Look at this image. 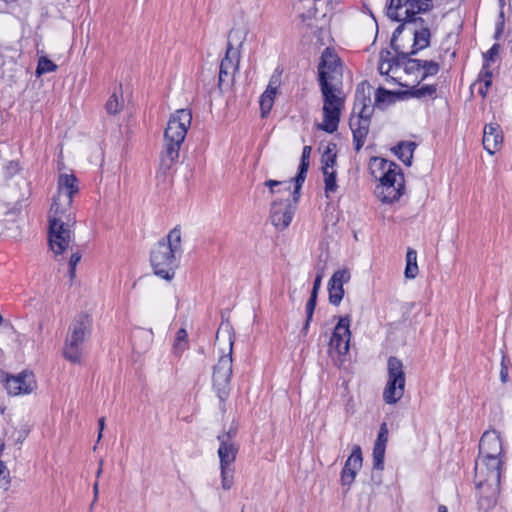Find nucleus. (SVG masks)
<instances>
[{"mask_svg": "<svg viewBox=\"0 0 512 512\" xmlns=\"http://www.w3.org/2000/svg\"><path fill=\"white\" fill-rule=\"evenodd\" d=\"M78 192L77 179L72 174H61L58 191L53 199L49 213V247L55 257L61 256L74 241L72 227L76 223L71 205L73 196Z\"/></svg>", "mask_w": 512, "mask_h": 512, "instance_id": "nucleus-1", "label": "nucleus"}, {"mask_svg": "<svg viewBox=\"0 0 512 512\" xmlns=\"http://www.w3.org/2000/svg\"><path fill=\"white\" fill-rule=\"evenodd\" d=\"M402 31V25L398 26L393 33L391 45L396 52V56L388 50H382L379 55L378 70L381 75H386L393 82L402 87H410L411 83L407 77L421 72V60L409 58L410 51L405 50L398 44L397 35Z\"/></svg>", "mask_w": 512, "mask_h": 512, "instance_id": "nucleus-2", "label": "nucleus"}, {"mask_svg": "<svg viewBox=\"0 0 512 512\" xmlns=\"http://www.w3.org/2000/svg\"><path fill=\"white\" fill-rule=\"evenodd\" d=\"M503 461L498 458L478 457L475 462V486L479 490L478 506L488 511L495 506L500 489Z\"/></svg>", "mask_w": 512, "mask_h": 512, "instance_id": "nucleus-3", "label": "nucleus"}, {"mask_svg": "<svg viewBox=\"0 0 512 512\" xmlns=\"http://www.w3.org/2000/svg\"><path fill=\"white\" fill-rule=\"evenodd\" d=\"M192 113L189 109H178L169 118L164 133V149L161 153L160 168L169 170L179 157L180 147L191 125Z\"/></svg>", "mask_w": 512, "mask_h": 512, "instance_id": "nucleus-4", "label": "nucleus"}, {"mask_svg": "<svg viewBox=\"0 0 512 512\" xmlns=\"http://www.w3.org/2000/svg\"><path fill=\"white\" fill-rule=\"evenodd\" d=\"M181 254V231L174 228L151 251L150 261L154 273L167 281L172 280Z\"/></svg>", "mask_w": 512, "mask_h": 512, "instance_id": "nucleus-5", "label": "nucleus"}, {"mask_svg": "<svg viewBox=\"0 0 512 512\" xmlns=\"http://www.w3.org/2000/svg\"><path fill=\"white\" fill-rule=\"evenodd\" d=\"M371 174L380 181L377 196L384 203H393L402 195L404 178L399 166L384 158L373 157L370 160Z\"/></svg>", "mask_w": 512, "mask_h": 512, "instance_id": "nucleus-6", "label": "nucleus"}, {"mask_svg": "<svg viewBox=\"0 0 512 512\" xmlns=\"http://www.w3.org/2000/svg\"><path fill=\"white\" fill-rule=\"evenodd\" d=\"M323 97V121L319 124V129L328 133L337 130L340 121V114L344 107L345 97L339 84H319Z\"/></svg>", "mask_w": 512, "mask_h": 512, "instance_id": "nucleus-7", "label": "nucleus"}, {"mask_svg": "<svg viewBox=\"0 0 512 512\" xmlns=\"http://www.w3.org/2000/svg\"><path fill=\"white\" fill-rule=\"evenodd\" d=\"M92 320L79 314L72 321L63 347V356L72 363H80L84 342L90 337Z\"/></svg>", "mask_w": 512, "mask_h": 512, "instance_id": "nucleus-8", "label": "nucleus"}, {"mask_svg": "<svg viewBox=\"0 0 512 512\" xmlns=\"http://www.w3.org/2000/svg\"><path fill=\"white\" fill-rule=\"evenodd\" d=\"M358 108V115L352 116L349 123L353 133V142L356 151H359L365 143L369 133L370 116L373 110L370 97H366L364 91L360 92V87H358L356 91L354 111Z\"/></svg>", "mask_w": 512, "mask_h": 512, "instance_id": "nucleus-9", "label": "nucleus"}, {"mask_svg": "<svg viewBox=\"0 0 512 512\" xmlns=\"http://www.w3.org/2000/svg\"><path fill=\"white\" fill-rule=\"evenodd\" d=\"M229 351L220 356L213 370V387L221 401H225L229 395V384L232 376V347L233 340L229 335Z\"/></svg>", "mask_w": 512, "mask_h": 512, "instance_id": "nucleus-10", "label": "nucleus"}, {"mask_svg": "<svg viewBox=\"0 0 512 512\" xmlns=\"http://www.w3.org/2000/svg\"><path fill=\"white\" fill-rule=\"evenodd\" d=\"M431 7V0H390L386 14L394 21H406Z\"/></svg>", "mask_w": 512, "mask_h": 512, "instance_id": "nucleus-11", "label": "nucleus"}, {"mask_svg": "<svg viewBox=\"0 0 512 512\" xmlns=\"http://www.w3.org/2000/svg\"><path fill=\"white\" fill-rule=\"evenodd\" d=\"M342 77V64L337 54L330 48H326L318 66L319 84H339Z\"/></svg>", "mask_w": 512, "mask_h": 512, "instance_id": "nucleus-12", "label": "nucleus"}, {"mask_svg": "<svg viewBox=\"0 0 512 512\" xmlns=\"http://www.w3.org/2000/svg\"><path fill=\"white\" fill-rule=\"evenodd\" d=\"M350 316L346 315L339 318L334 328V332L329 342V352L343 356L349 351L350 333Z\"/></svg>", "mask_w": 512, "mask_h": 512, "instance_id": "nucleus-13", "label": "nucleus"}, {"mask_svg": "<svg viewBox=\"0 0 512 512\" xmlns=\"http://www.w3.org/2000/svg\"><path fill=\"white\" fill-rule=\"evenodd\" d=\"M236 433L237 429L231 427L227 432L218 435L220 466H232L236 459L239 450V446L235 441Z\"/></svg>", "mask_w": 512, "mask_h": 512, "instance_id": "nucleus-14", "label": "nucleus"}, {"mask_svg": "<svg viewBox=\"0 0 512 512\" xmlns=\"http://www.w3.org/2000/svg\"><path fill=\"white\" fill-rule=\"evenodd\" d=\"M295 208L289 198L273 201L270 210L272 224L280 230L286 229L292 221Z\"/></svg>", "mask_w": 512, "mask_h": 512, "instance_id": "nucleus-15", "label": "nucleus"}, {"mask_svg": "<svg viewBox=\"0 0 512 512\" xmlns=\"http://www.w3.org/2000/svg\"><path fill=\"white\" fill-rule=\"evenodd\" d=\"M5 387L8 394L18 396L31 393L37 385L33 373L24 371L17 376H7Z\"/></svg>", "mask_w": 512, "mask_h": 512, "instance_id": "nucleus-16", "label": "nucleus"}, {"mask_svg": "<svg viewBox=\"0 0 512 512\" xmlns=\"http://www.w3.org/2000/svg\"><path fill=\"white\" fill-rule=\"evenodd\" d=\"M502 456V441L498 432L495 430L484 432L479 443L478 457L502 459Z\"/></svg>", "mask_w": 512, "mask_h": 512, "instance_id": "nucleus-17", "label": "nucleus"}, {"mask_svg": "<svg viewBox=\"0 0 512 512\" xmlns=\"http://www.w3.org/2000/svg\"><path fill=\"white\" fill-rule=\"evenodd\" d=\"M362 461L363 458L361 448L360 446L356 445L353 448L351 455L346 460L344 468L342 469L341 472V484L343 486H351V484L355 480L358 471L362 467Z\"/></svg>", "mask_w": 512, "mask_h": 512, "instance_id": "nucleus-18", "label": "nucleus"}, {"mask_svg": "<svg viewBox=\"0 0 512 512\" xmlns=\"http://www.w3.org/2000/svg\"><path fill=\"white\" fill-rule=\"evenodd\" d=\"M348 269L337 270L331 277L328 284L329 301L333 305H339L344 296V283L350 280Z\"/></svg>", "mask_w": 512, "mask_h": 512, "instance_id": "nucleus-19", "label": "nucleus"}, {"mask_svg": "<svg viewBox=\"0 0 512 512\" xmlns=\"http://www.w3.org/2000/svg\"><path fill=\"white\" fill-rule=\"evenodd\" d=\"M420 20L422 22V18H416L415 15L410 19L403 21L404 23H411L414 27H411L410 34L413 36V45L410 51V54H416L418 51L427 48L430 44V30L427 27L418 28L417 21Z\"/></svg>", "mask_w": 512, "mask_h": 512, "instance_id": "nucleus-20", "label": "nucleus"}, {"mask_svg": "<svg viewBox=\"0 0 512 512\" xmlns=\"http://www.w3.org/2000/svg\"><path fill=\"white\" fill-rule=\"evenodd\" d=\"M484 149L493 155L501 147L503 143V133L498 123H489L485 125L483 131Z\"/></svg>", "mask_w": 512, "mask_h": 512, "instance_id": "nucleus-21", "label": "nucleus"}, {"mask_svg": "<svg viewBox=\"0 0 512 512\" xmlns=\"http://www.w3.org/2000/svg\"><path fill=\"white\" fill-rule=\"evenodd\" d=\"M405 392V384L397 381L388 380L383 390V400L386 404L394 405L398 403Z\"/></svg>", "mask_w": 512, "mask_h": 512, "instance_id": "nucleus-22", "label": "nucleus"}, {"mask_svg": "<svg viewBox=\"0 0 512 512\" xmlns=\"http://www.w3.org/2000/svg\"><path fill=\"white\" fill-rule=\"evenodd\" d=\"M310 153H311V147L310 146H304L303 151H302V156H301V163L299 165V172H298L297 176L294 179V181H295V189H294L293 195H294V202L295 203L297 202V198L299 196V192H300L301 186H302V184H303V182L305 181V178H306V174H307L308 167H309Z\"/></svg>", "mask_w": 512, "mask_h": 512, "instance_id": "nucleus-23", "label": "nucleus"}, {"mask_svg": "<svg viewBox=\"0 0 512 512\" xmlns=\"http://www.w3.org/2000/svg\"><path fill=\"white\" fill-rule=\"evenodd\" d=\"M492 84V72L488 64H484L478 79L473 83L472 88L477 89L478 93L484 98Z\"/></svg>", "mask_w": 512, "mask_h": 512, "instance_id": "nucleus-24", "label": "nucleus"}, {"mask_svg": "<svg viewBox=\"0 0 512 512\" xmlns=\"http://www.w3.org/2000/svg\"><path fill=\"white\" fill-rule=\"evenodd\" d=\"M387 379L406 384L403 363L396 357H389L387 361Z\"/></svg>", "mask_w": 512, "mask_h": 512, "instance_id": "nucleus-25", "label": "nucleus"}, {"mask_svg": "<svg viewBox=\"0 0 512 512\" xmlns=\"http://www.w3.org/2000/svg\"><path fill=\"white\" fill-rule=\"evenodd\" d=\"M240 54L234 49L232 44L228 42L225 57L222 59L220 67L229 72L235 73L239 68Z\"/></svg>", "mask_w": 512, "mask_h": 512, "instance_id": "nucleus-26", "label": "nucleus"}, {"mask_svg": "<svg viewBox=\"0 0 512 512\" xmlns=\"http://www.w3.org/2000/svg\"><path fill=\"white\" fill-rule=\"evenodd\" d=\"M416 148V144L414 142H401L397 146H395L392 150L394 154L403 161L406 165H411V160L413 157V152Z\"/></svg>", "mask_w": 512, "mask_h": 512, "instance_id": "nucleus-27", "label": "nucleus"}, {"mask_svg": "<svg viewBox=\"0 0 512 512\" xmlns=\"http://www.w3.org/2000/svg\"><path fill=\"white\" fill-rule=\"evenodd\" d=\"M418 273L417 265V253L413 249H408L406 254V268L405 277L408 279H414Z\"/></svg>", "mask_w": 512, "mask_h": 512, "instance_id": "nucleus-28", "label": "nucleus"}, {"mask_svg": "<svg viewBox=\"0 0 512 512\" xmlns=\"http://www.w3.org/2000/svg\"><path fill=\"white\" fill-rule=\"evenodd\" d=\"M277 92L266 89L260 97L262 117H265L272 109Z\"/></svg>", "mask_w": 512, "mask_h": 512, "instance_id": "nucleus-29", "label": "nucleus"}, {"mask_svg": "<svg viewBox=\"0 0 512 512\" xmlns=\"http://www.w3.org/2000/svg\"><path fill=\"white\" fill-rule=\"evenodd\" d=\"M188 347V333L184 328L178 330L175 336L173 345L174 353L177 355L182 354Z\"/></svg>", "mask_w": 512, "mask_h": 512, "instance_id": "nucleus-30", "label": "nucleus"}, {"mask_svg": "<svg viewBox=\"0 0 512 512\" xmlns=\"http://www.w3.org/2000/svg\"><path fill=\"white\" fill-rule=\"evenodd\" d=\"M324 183H325V194L326 197H329L331 193H334L337 191V184H336V170L331 171H324Z\"/></svg>", "mask_w": 512, "mask_h": 512, "instance_id": "nucleus-31", "label": "nucleus"}, {"mask_svg": "<svg viewBox=\"0 0 512 512\" xmlns=\"http://www.w3.org/2000/svg\"><path fill=\"white\" fill-rule=\"evenodd\" d=\"M385 450H386V446L374 444V448H373V468L374 469L383 470Z\"/></svg>", "mask_w": 512, "mask_h": 512, "instance_id": "nucleus-32", "label": "nucleus"}, {"mask_svg": "<svg viewBox=\"0 0 512 512\" xmlns=\"http://www.w3.org/2000/svg\"><path fill=\"white\" fill-rule=\"evenodd\" d=\"M395 99V93L385 90L383 88H378L375 94V104L377 106H383L385 104H390Z\"/></svg>", "mask_w": 512, "mask_h": 512, "instance_id": "nucleus-33", "label": "nucleus"}, {"mask_svg": "<svg viewBox=\"0 0 512 512\" xmlns=\"http://www.w3.org/2000/svg\"><path fill=\"white\" fill-rule=\"evenodd\" d=\"M220 469L222 488L224 490H229L233 485L234 469L232 468V466H220Z\"/></svg>", "mask_w": 512, "mask_h": 512, "instance_id": "nucleus-34", "label": "nucleus"}, {"mask_svg": "<svg viewBox=\"0 0 512 512\" xmlns=\"http://www.w3.org/2000/svg\"><path fill=\"white\" fill-rule=\"evenodd\" d=\"M439 71L438 63L434 61H421L420 79L423 80L428 76L436 75Z\"/></svg>", "mask_w": 512, "mask_h": 512, "instance_id": "nucleus-35", "label": "nucleus"}, {"mask_svg": "<svg viewBox=\"0 0 512 512\" xmlns=\"http://www.w3.org/2000/svg\"><path fill=\"white\" fill-rule=\"evenodd\" d=\"M123 107V101L120 96H118L116 93H113L110 98L108 99L106 103V111L109 114H117L121 111Z\"/></svg>", "mask_w": 512, "mask_h": 512, "instance_id": "nucleus-36", "label": "nucleus"}, {"mask_svg": "<svg viewBox=\"0 0 512 512\" xmlns=\"http://www.w3.org/2000/svg\"><path fill=\"white\" fill-rule=\"evenodd\" d=\"M57 66L48 58L42 57L39 59L38 66H37V74L42 75L45 73L53 72L55 71Z\"/></svg>", "mask_w": 512, "mask_h": 512, "instance_id": "nucleus-37", "label": "nucleus"}, {"mask_svg": "<svg viewBox=\"0 0 512 512\" xmlns=\"http://www.w3.org/2000/svg\"><path fill=\"white\" fill-rule=\"evenodd\" d=\"M436 86L435 85H423L419 88H415L412 91V95L417 98L422 97H431L436 93Z\"/></svg>", "mask_w": 512, "mask_h": 512, "instance_id": "nucleus-38", "label": "nucleus"}, {"mask_svg": "<svg viewBox=\"0 0 512 512\" xmlns=\"http://www.w3.org/2000/svg\"><path fill=\"white\" fill-rule=\"evenodd\" d=\"M322 161H323V164H324L323 168H322L323 172L324 171L335 170L334 166H335V163H336V155L332 154L329 148L324 153Z\"/></svg>", "mask_w": 512, "mask_h": 512, "instance_id": "nucleus-39", "label": "nucleus"}, {"mask_svg": "<svg viewBox=\"0 0 512 512\" xmlns=\"http://www.w3.org/2000/svg\"><path fill=\"white\" fill-rule=\"evenodd\" d=\"M316 300H317V298L315 297V295H311L310 299L308 300V302L306 304L307 319H306V323L303 327L304 331H306L308 329L310 321L312 320L313 313H314L315 306H316Z\"/></svg>", "mask_w": 512, "mask_h": 512, "instance_id": "nucleus-40", "label": "nucleus"}, {"mask_svg": "<svg viewBox=\"0 0 512 512\" xmlns=\"http://www.w3.org/2000/svg\"><path fill=\"white\" fill-rule=\"evenodd\" d=\"M10 479H9V471L6 466L0 462V488L6 491L9 488Z\"/></svg>", "mask_w": 512, "mask_h": 512, "instance_id": "nucleus-41", "label": "nucleus"}, {"mask_svg": "<svg viewBox=\"0 0 512 512\" xmlns=\"http://www.w3.org/2000/svg\"><path fill=\"white\" fill-rule=\"evenodd\" d=\"M388 441V428L386 423H382L379 429L378 437L375 444L386 446Z\"/></svg>", "mask_w": 512, "mask_h": 512, "instance_id": "nucleus-42", "label": "nucleus"}, {"mask_svg": "<svg viewBox=\"0 0 512 512\" xmlns=\"http://www.w3.org/2000/svg\"><path fill=\"white\" fill-rule=\"evenodd\" d=\"M281 83V73L278 71H275L272 76L270 77L269 84L266 89L271 91H278V88Z\"/></svg>", "mask_w": 512, "mask_h": 512, "instance_id": "nucleus-43", "label": "nucleus"}, {"mask_svg": "<svg viewBox=\"0 0 512 512\" xmlns=\"http://www.w3.org/2000/svg\"><path fill=\"white\" fill-rule=\"evenodd\" d=\"M80 260H81V254L79 252H74L71 254V257L69 259V273H70L71 277L74 276L76 266L80 262Z\"/></svg>", "mask_w": 512, "mask_h": 512, "instance_id": "nucleus-44", "label": "nucleus"}, {"mask_svg": "<svg viewBox=\"0 0 512 512\" xmlns=\"http://www.w3.org/2000/svg\"><path fill=\"white\" fill-rule=\"evenodd\" d=\"M499 53V45L498 44H494L485 54H484V59H485V63L484 64H488L489 65V62L490 61H494L495 57L498 55Z\"/></svg>", "mask_w": 512, "mask_h": 512, "instance_id": "nucleus-45", "label": "nucleus"}, {"mask_svg": "<svg viewBox=\"0 0 512 512\" xmlns=\"http://www.w3.org/2000/svg\"><path fill=\"white\" fill-rule=\"evenodd\" d=\"M233 75L234 73L232 72H229L228 70L226 69H222L220 67V71H219V81H218V86L220 89H222L224 83L226 82V77H230L231 79L233 78Z\"/></svg>", "mask_w": 512, "mask_h": 512, "instance_id": "nucleus-46", "label": "nucleus"}, {"mask_svg": "<svg viewBox=\"0 0 512 512\" xmlns=\"http://www.w3.org/2000/svg\"><path fill=\"white\" fill-rule=\"evenodd\" d=\"M503 30H504V12L500 11L499 16H498V22L496 24L495 37L498 38L503 33Z\"/></svg>", "mask_w": 512, "mask_h": 512, "instance_id": "nucleus-47", "label": "nucleus"}, {"mask_svg": "<svg viewBox=\"0 0 512 512\" xmlns=\"http://www.w3.org/2000/svg\"><path fill=\"white\" fill-rule=\"evenodd\" d=\"M321 280H322V275H317L315 280H314V284H313V289H312V292H311V295H315V297L317 298V294H318V290L320 288V285H321Z\"/></svg>", "mask_w": 512, "mask_h": 512, "instance_id": "nucleus-48", "label": "nucleus"}, {"mask_svg": "<svg viewBox=\"0 0 512 512\" xmlns=\"http://www.w3.org/2000/svg\"><path fill=\"white\" fill-rule=\"evenodd\" d=\"M283 184H284L283 182L276 181V180H268V181L265 182V185L267 187H269L271 193H275L276 192L274 187L280 186V185H283Z\"/></svg>", "mask_w": 512, "mask_h": 512, "instance_id": "nucleus-49", "label": "nucleus"}, {"mask_svg": "<svg viewBox=\"0 0 512 512\" xmlns=\"http://www.w3.org/2000/svg\"><path fill=\"white\" fill-rule=\"evenodd\" d=\"M508 367H502L500 370V380L503 384L508 382Z\"/></svg>", "mask_w": 512, "mask_h": 512, "instance_id": "nucleus-50", "label": "nucleus"}, {"mask_svg": "<svg viewBox=\"0 0 512 512\" xmlns=\"http://www.w3.org/2000/svg\"><path fill=\"white\" fill-rule=\"evenodd\" d=\"M98 426H99V433H98V441L102 438V432L104 430V427H105V418L104 417H101L99 420H98Z\"/></svg>", "mask_w": 512, "mask_h": 512, "instance_id": "nucleus-51", "label": "nucleus"}, {"mask_svg": "<svg viewBox=\"0 0 512 512\" xmlns=\"http://www.w3.org/2000/svg\"><path fill=\"white\" fill-rule=\"evenodd\" d=\"M93 492H94V501H96V499L98 497V492H99V484H98V482L94 483V485H93Z\"/></svg>", "mask_w": 512, "mask_h": 512, "instance_id": "nucleus-52", "label": "nucleus"}, {"mask_svg": "<svg viewBox=\"0 0 512 512\" xmlns=\"http://www.w3.org/2000/svg\"><path fill=\"white\" fill-rule=\"evenodd\" d=\"M508 364H509V359L507 358L506 355H503L502 359H501V368L508 367Z\"/></svg>", "mask_w": 512, "mask_h": 512, "instance_id": "nucleus-53", "label": "nucleus"}, {"mask_svg": "<svg viewBox=\"0 0 512 512\" xmlns=\"http://www.w3.org/2000/svg\"><path fill=\"white\" fill-rule=\"evenodd\" d=\"M102 466H103V460L101 459L99 461V468H98V470L96 472V477L97 478H99L101 476V474H102V471H103Z\"/></svg>", "mask_w": 512, "mask_h": 512, "instance_id": "nucleus-54", "label": "nucleus"}, {"mask_svg": "<svg viewBox=\"0 0 512 512\" xmlns=\"http://www.w3.org/2000/svg\"><path fill=\"white\" fill-rule=\"evenodd\" d=\"M27 435V432L25 430L19 432V436L17 438L18 441H22Z\"/></svg>", "mask_w": 512, "mask_h": 512, "instance_id": "nucleus-55", "label": "nucleus"}, {"mask_svg": "<svg viewBox=\"0 0 512 512\" xmlns=\"http://www.w3.org/2000/svg\"><path fill=\"white\" fill-rule=\"evenodd\" d=\"M438 512H448V509L445 505H440L438 507Z\"/></svg>", "mask_w": 512, "mask_h": 512, "instance_id": "nucleus-56", "label": "nucleus"}, {"mask_svg": "<svg viewBox=\"0 0 512 512\" xmlns=\"http://www.w3.org/2000/svg\"><path fill=\"white\" fill-rule=\"evenodd\" d=\"M290 184H288L286 187H285V191L287 192V194L289 195V191H290Z\"/></svg>", "mask_w": 512, "mask_h": 512, "instance_id": "nucleus-57", "label": "nucleus"}, {"mask_svg": "<svg viewBox=\"0 0 512 512\" xmlns=\"http://www.w3.org/2000/svg\"><path fill=\"white\" fill-rule=\"evenodd\" d=\"M3 449H4V443L2 442V443L0 444V451H2Z\"/></svg>", "mask_w": 512, "mask_h": 512, "instance_id": "nucleus-58", "label": "nucleus"}, {"mask_svg": "<svg viewBox=\"0 0 512 512\" xmlns=\"http://www.w3.org/2000/svg\"><path fill=\"white\" fill-rule=\"evenodd\" d=\"M219 334H220V331L217 332V336H216L217 340L219 339Z\"/></svg>", "mask_w": 512, "mask_h": 512, "instance_id": "nucleus-59", "label": "nucleus"}]
</instances>
